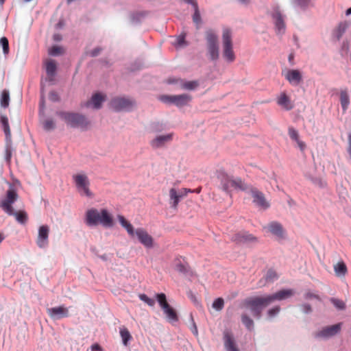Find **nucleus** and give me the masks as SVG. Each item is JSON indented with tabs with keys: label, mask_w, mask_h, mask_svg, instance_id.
<instances>
[{
	"label": "nucleus",
	"mask_w": 351,
	"mask_h": 351,
	"mask_svg": "<svg viewBox=\"0 0 351 351\" xmlns=\"http://www.w3.org/2000/svg\"><path fill=\"white\" fill-rule=\"evenodd\" d=\"M334 271L338 277H343L347 274V267L343 262H339L334 265Z\"/></svg>",
	"instance_id": "2f4dec72"
},
{
	"label": "nucleus",
	"mask_w": 351,
	"mask_h": 351,
	"mask_svg": "<svg viewBox=\"0 0 351 351\" xmlns=\"http://www.w3.org/2000/svg\"><path fill=\"white\" fill-rule=\"evenodd\" d=\"M175 268L178 272L183 274L186 278H191L193 275L188 263L182 258H178L175 261Z\"/></svg>",
	"instance_id": "aec40b11"
},
{
	"label": "nucleus",
	"mask_w": 351,
	"mask_h": 351,
	"mask_svg": "<svg viewBox=\"0 0 351 351\" xmlns=\"http://www.w3.org/2000/svg\"><path fill=\"white\" fill-rule=\"evenodd\" d=\"M12 155V148L10 143V140L9 139V142H7L5 149V160L8 164L10 162L11 158Z\"/></svg>",
	"instance_id": "ea45409f"
},
{
	"label": "nucleus",
	"mask_w": 351,
	"mask_h": 351,
	"mask_svg": "<svg viewBox=\"0 0 351 351\" xmlns=\"http://www.w3.org/2000/svg\"><path fill=\"white\" fill-rule=\"evenodd\" d=\"M161 99L165 103L173 104L178 107H182L188 104L191 100V97L184 93L178 95H165Z\"/></svg>",
	"instance_id": "4468645a"
},
{
	"label": "nucleus",
	"mask_w": 351,
	"mask_h": 351,
	"mask_svg": "<svg viewBox=\"0 0 351 351\" xmlns=\"http://www.w3.org/2000/svg\"><path fill=\"white\" fill-rule=\"evenodd\" d=\"M105 101V97L99 93L93 95L90 101L87 103V106H93L95 109H99L101 107L103 101Z\"/></svg>",
	"instance_id": "bb28decb"
},
{
	"label": "nucleus",
	"mask_w": 351,
	"mask_h": 351,
	"mask_svg": "<svg viewBox=\"0 0 351 351\" xmlns=\"http://www.w3.org/2000/svg\"><path fill=\"white\" fill-rule=\"evenodd\" d=\"M241 3L243 4V5H247L250 3V0H238Z\"/></svg>",
	"instance_id": "774afa93"
},
{
	"label": "nucleus",
	"mask_w": 351,
	"mask_h": 351,
	"mask_svg": "<svg viewBox=\"0 0 351 351\" xmlns=\"http://www.w3.org/2000/svg\"><path fill=\"white\" fill-rule=\"evenodd\" d=\"M63 49L59 46H53L49 51V53L52 56H58L62 54Z\"/></svg>",
	"instance_id": "de8ad7c7"
},
{
	"label": "nucleus",
	"mask_w": 351,
	"mask_h": 351,
	"mask_svg": "<svg viewBox=\"0 0 351 351\" xmlns=\"http://www.w3.org/2000/svg\"><path fill=\"white\" fill-rule=\"evenodd\" d=\"M56 114L71 128L84 130L89 124L87 118L80 113L58 111L56 112Z\"/></svg>",
	"instance_id": "7ed1b4c3"
},
{
	"label": "nucleus",
	"mask_w": 351,
	"mask_h": 351,
	"mask_svg": "<svg viewBox=\"0 0 351 351\" xmlns=\"http://www.w3.org/2000/svg\"><path fill=\"white\" fill-rule=\"evenodd\" d=\"M169 196L171 201H172V206L176 208L180 199L178 191L174 188L171 189L169 191Z\"/></svg>",
	"instance_id": "c9c22d12"
},
{
	"label": "nucleus",
	"mask_w": 351,
	"mask_h": 351,
	"mask_svg": "<svg viewBox=\"0 0 351 351\" xmlns=\"http://www.w3.org/2000/svg\"><path fill=\"white\" fill-rule=\"evenodd\" d=\"M302 311L305 314H309L312 312L311 306L309 304L304 303L300 306Z\"/></svg>",
	"instance_id": "603ef678"
},
{
	"label": "nucleus",
	"mask_w": 351,
	"mask_h": 351,
	"mask_svg": "<svg viewBox=\"0 0 351 351\" xmlns=\"http://www.w3.org/2000/svg\"><path fill=\"white\" fill-rule=\"evenodd\" d=\"M245 304L256 319H260L263 308L269 305L265 296L247 299Z\"/></svg>",
	"instance_id": "6e6552de"
},
{
	"label": "nucleus",
	"mask_w": 351,
	"mask_h": 351,
	"mask_svg": "<svg viewBox=\"0 0 351 351\" xmlns=\"http://www.w3.org/2000/svg\"><path fill=\"white\" fill-rule=\"evenodd\" d=\"M250 193L253 198V202L258 207L267 209L269 207V204L267 202L263 193L255 188L250 189Z\"/></svg>",
	"instance_id": "a211bd4d"
},
{
	"label": "nucleus",
	"mask_w": 351,
	"mask_h": 351,
	"mask_svg": "<svg viewBox=\"0 0 351 351\" xmlns=\"http://www.w3.org/2000/svg\"><path fill=\"white\" fill-rule=\"evenodd\" d=\"M271 16L277 35L282 36L285 33L286 24L285 16L282 14L280 6L277 3H274L271 9Z\"/></svg>",
	"instance_id": "423d86ee"
},
{
	"label": "nucleus",
	"mask_w": 351,
	"mask_h": 351,
	"mask_svg": "<svg viewBox=\"0 0 351 351\" xmlns=\"http://www.w3.org/2000/svg\"><path fill=\"white\" fill-rule=\"evenodd\" d=\"M271 234L278 239H284L285 237V232L282 224L278 221H273L269 222L265 227Z\"/></svg>",
	"instance_id": "f3484780"
},
{
	"label": "nucleus",
	"mask_w": 351,
	"mask_h": 351,
	"mask_svg": "<svg viewBox=\"0 0 351 351\" xmlns=\"http://www.w3.org/2000/svg\"><path fill=\"white\" fill-rule=\"evenodd\" d=\"M139 298L150 306H153L155 304V300L148 298L145 294H140Z\"/></svg>",
	"instance_id": "09e8293b"
},
{
	"label": "nucleus",
	"mask_w": 351,
	"mask_h": 351,
	"mask_svg": "<svg viewBox=\"0 0 351 351\" xmlns=\"http://www.w3.org/2000/svg\"><path fill=\"white\" fill-rule=\"evenodd\" d=\"M110 106L116 112L131 111L136 106V102L129 97H116L111 99Z\"/></svg>",
	"instance_id": "9d476101"
},
{
	"label": "nucleus",
	"mask_w": 351,
	"mask_h": 351,
	"mask_svg": "<svg viewBox=\"0 0 351 351\" xmlns=\"http://www.w3.org/2000/svg\"><path fill=\"white\" fill-rule=\"evenodd\" d=\"M0 121H1L2 128L5 134L6 138H7V140H8V138H10V136H11L10 129V126H9V123H8V119L6 116L1 115V118H0Z\"/></svg>",
	"instance_id": "473e14b6"
},
{
	"label": "nucleus",
	"mask_w": 351,
	"mask_h": 351,
	"mask_svg": "<svg viewBox=\"0 0 351 351\" xmlns=\"http://www.w3.org/2000/svg\"><path fill=\"white\" fill-rule=\"evenodd\" d=\"M348 143H349V145H348V152L351 158V133H350L348 135Z\"/></svg>",
	"instance_id": "0e129e2a"
},
{
	"label": "nucleus",
	"mask_w": 351,
	"mask_h": 351,
	"mask_svg": "<svg viewBox=\"0 0 351 351\" xmlns=\"http://www.w3.org/2000/svg\"><path fill=\"white\" fill-rule=\"evenodd\" d=\"M208 54L212 60H217L219 56L218 37L212 30L206 33Z\"/></svg>",
	"instance_id": "1a4fd4ad"
},
{
	"label": "nucleus",
	"mask_w": 351,
	"mask_h": 351,
	"mask_svg": "<svg viewBox=\"0 0 351 351\" xmlns=\"http://www.w3.org/2000/svg\"><path fill=\"white\" fill-rule=\"evenodd\" d=\"M350 97L346 89L340 91V104L343 112H346L350 105Z\"/></svg>",
	"instance_id": "cd10ccee"
},
{
	"label": "nucleus",
	"mask_w": 351,
	"mask_h": 351,
	"mask_svg": "<svg viewBox=\"0 0 351 351\" xmlns=\"http://www.w3.org/2000/svg\"><path fill=\"white\" fill-rule=\"evenodd\" d=\"M189 192H192V191L190 189H182L180 191H179L178 192V193L179 194V197L181 199V198L184 197V196H186V194Z\"/></svg>",
	"instance_id": "4d7b16f0"
},
{
	"label": "nucleus",
	"mask_w": 351,
	"mask_h": 351,
	"mask_svg": "<svg viewBox=\"0 0 351 351\" xmlns=\"http://www.w3.org/2000/svg\"><path fill=\"white\" fill-rule=\"evenodd\" d=\"M346 28L347 25L345 23H340L335 33V36L338 40H339L341 38L343 33L346 32Z\"/></svg>",
	"instance_id": "79ce46f5"
},
{
	"label": "nucleus",
	"mask_w": 351,
	"mask_h": 351,
	"mask_svg": "<svg viewBox=\"0 0 351 351\" xmlns=\"http://www.w3.org/2000/svg\"><path fill=\"white\" fill-rule=\"evenodd\" d=\"M101 50V48L97 47V48L93 49L92 51H90L89 52V54L92 57H95V56H98L100 53Z\"/></svg>",
	"instance_id": "13d9d810"
},
{
	"label": "nucleus",
	"mask_w": 351,
	"mask_h": 351,
	"mask_svg": "<svg viewBox=\"0 0 351 351\" xmlns=\"http://www.w3.org/2000/svg\"><path fill=\"white\" fill-rule=\"evenodd\" d=\"M304 298L305 300H311V299H317L320 300V298L318 295L315 294L311 291H307L304 294Z\"/></svg>",
	"instance_id": "864d4df0"
},
{
	"label": "nucleus",
	"mask_w": 351,
	"mask_h": 351,
	"mask_svg": "<svg viewBox=\"0 0 351 351\" xmlns=\"http://www.w3.org/2000/svg\"><path fill=\"white\" fill-rule=\"evenodd\" d=\"M53 38V40L56 42H59L62 40V36L60 34H55Z\"/></svg>",
	"instance_id": "338daca9"
},
{
	"label": "nucleus",
	"mask_w": 351,
	"mask_h": 351,
	"mask_svg": "<svg viewBox=\"0 0 351 351\" xmlns=\"http://www.w3.org/2000/svg\"><path fill=\"white\" fill-rule=\"evenodd\" d=\"M18 197L19 196L14 186L10 185L9 189L6 192L5 197L1 202V207L8 215L14 213L12 205L17 200Z\"/></svg>",
	"instance_id": "f8f14e48"
},
{
	"label": "nucleus",
	"mask_w": 351,
	"mask_h": 351,
	"mask_svg": "<svg viewBox=\"0 0 351 351\" xmlns=\"http://www.w3.org/2000/svg\"><path fill=\"white\" fill-rule=\"evenodd\" d=\"M48 315L52 319L57 320L69 316V308L64 306H59L47 308Z\"/></svg>",
	"instance_id": "dca6fc26"
},
{
	"label": "nucleus",
	"mask_w": 351,
	"mask_h": 351,
	"mask_svg": "<svg viewBox=\"0 0 351 351\" xmlns=\"http://www.w3.org/2000/svg\"><path fill=\"white\" fill-rule=\"evenodd\" d=\"M280 308L278 306L269 309L267 312V315H268L269 317L273 318L275 316H276L278 314V313L280 312Z\"/></svg>",
	"instance_id": "3c124183"
},
{
	"label": "nucleus",
	"mask_w": 351,
	"mask_h": 351,
	"mask_svg": "<svg viewBox=\"0 0 351 351\" xmlns=\"http://www.w3.org/2000/svg\"><path fill=\"white\" fill-rule=\"evenodd\" d=\"M118 220L123 228L131 237H136L139 242L145 247L152 248L154 246L152 237L143 228L134 230L132 225L122 215L117 216Z\"/></svg>",
	"instance_id": "f03ea898"
},
{
	"label": "nucleus",
	"mask_w": 351,
	"mask_h": 351,
	"mask_svg": "<svg viewBox=\"0 0 351 351\" xmlns=\"http://www.w3.org/2000/svg\"><path fill=\"white\" fill-rule=\"evenodd\" d=\"M1 106L6 108L8 107L10 104V93L8 90H3L1 93L0 99Z\"/></svg>",
	"instance_id": "f704fd0d"
},
{
	"label": "nucleus",
	"mask_w": 351,
	"mask_h": 351,
	"mask_svg": "<svg viewBox=\"0 0 351 351\" xmlns=\"http://www.w3.org/2000/svg\"><path fill=\"white\" fill-rule=\"evenodd\" d=\"M182 1L187 4L191 5L193 6V8L198 5L196 0H182Z\"/></svg>",
	"instance_id": "680f3d73"
},
{
	"label": "nucleus",
	"mask_w": 351,
	"mask_h": 351,
	"mask_svg": "<svg viewBox=\"0 0 351 351\" xmlns=\"http://www.w3.org/2000/svg\"><path fill=\"white\" fill-rule=\"evenodd\" d=\"M293 292L291 289H282L271 295H266V300L269 304L276 300H283L293 295Z\"/></svg>",
	"instance_id": "412c9836"
},
{
	"label": "nucleus",
	"mask_w": 351,
	"mask_h": 351,
	"mask_svg": "<svg viewBox=\"0 0 351 351\" xmlns=\"http://www.w3.org/2000/svg\"><path fill=\"white\" fill-rule=\"evenodd\" d=\"M56 71V62L53 60H50L46 63V72L47 75L49 76V79L50 81L53 80V77L55 75Z\"/></svg>",
	"instance_id": "7c9ffc66"
},
{
	"label": "nucleus",
	"mask_w": 351,
	"mask_h": 351,
	"mask_svg": "<svg viewBox=\"0 0 351 351\" xmlns=\"http://www.w3.org/2000/svg\"><path fill=\"white\" fill-rule=\"evenodd\" d=\"M49 228L47 226H41L38 229L36 244L40 248H45L49 244Z\"/></svg>",
	"instance_id": "2eb2a0df"
},
{
	"label": "nucleus",
	"mask_w": 351,
	"mask_h": 351,
	"mask_svg": "<svg viewBox=\"0 0 351 351\" xmlns=\"http://www.w3.org/2000/svg\"><path fill=\"white\" fill-rule=\"evenodd\" d=\"M49 99L53 102L59 101V95L55 91L50 92L49 95Z\"/></svg>",
	"instance_id": "5fc2aeb1"
},
{
	"label": "nucleus",
	"mask_w": 351,
	"mask_h": 351,
	"mask_svg": "<svg viewBox=\"0 0 351 351\" xmlns=\"http://www.w3.org/2000/svg\"><path fill=\"white\" fill-rule=\"evenodd\" d=\"M176 47H183L186 45L185 42V38L183 35H180L178 36L173 43Z\"/></svg>",
	"instance_id": "37998d69"
},
{
	"label": "nucleus",
	"mask_w": 351,
	"mask_h": 351,
	"mask_svg": "<svg viewBox=\"0 0 351 351\" xmlns=\"http://www.w3.org/2000/svg\"><path fill=\"white\" fill-rule=\"evenodd\" d=\"M91 350H92V351H99V350H101V347L99 345L95 343V344L92 345Z\"/></svg>",
	"instance_id": "69168bd1"
},
{
	"label": "nucleus",
	"mask_w": 351,
	"mask_h": 351,
	"mask_svg": "<svg viewBox=\"0 0 351 351\" xmlns=\"http://www.w3.org/2000/svg\"><path fill=\"white\" fill-rule=\"evenodd\" d=\"M119 332H120V335L122 339V342H123V345L125 346H128L129 341L132 339V336H131L129 330L126 328L122 327L120 328Z\"/></svg>",
	"instance_id": "72a5a7b5"
},
{
	"label": "nucleus",
	"mask_w": 351,
	"mask_h": 351,
	"mask_svg": "<svg viewBox=\"0 0 351 351\" xmlns=\"http://www.w3.org/2000/svg\"><path fill=\"white\" fill-rule=\"evenodd\" d=\"M285 79L292 86H296L302 81V73L297 69H289L285 74Z\"/></svg>",
	"instance_id": "6ab92c4d"
},
{
	"label": "nucleus",
	"mask_w": 351,
	"mask_h": 351,
	"mask_svg": "<svg viewBox=\"0 0 351 351\" xmlns=\"http://www.w3.org/2000/svg\"><path fill=\"white\" fill-rule=\"evenodd\" d=\"M278 278L277 273L274 269H269L265 276V281L267 282H272L274 280H277Z\"/></svg>",
	"instance_id": "e433bc0d"
},
{
	"label": "nucleus",
	"mask_w": 351,
	"mask_h": 351,
	"mask_svg": "<svg viewBox=\"0 0 351 351\" xmlns=\"http://www.w3.org/2000/svg\"><path fill=\"white\" fill-rule=\"evenodd\" d=\"M313 182L315 184L319 186L320 187H324L326 185L325 182L322 181L319 178H315V179L313 180Z\"/></svg>",
	"instance_id": "052dcab7"
},
{
	"label": "nucleus",
	"mask_w": 351,
	"mask_h": 351,
	"mask_svg": "<svg viewBox=\"0 0 351 351\" xmlns=\"http://www.w3.org/2000/svg\"><path fill=\"white\" fill-rule=\"evenodd\" d=\"M43 90H42V92ZM44 110H45V99L43 97V93H42L41 99L40 101V116H43L44 114Z\"/></svg>",
	"instance_id": "6e6d98bb"
},
{
	"label": "nucleus",
	"mask_w": 351,
	"mask_h": 351,
	"mask_svg": "<svg viewBox=\"0 0 351 351\" xmlns=\"http://www.w3.org/2000/svg\"><path fill=\"white\" fill-rule=\"evenodd\" d=\"M191 319L193 322V328H192V332L195 335H197V326L195 325V323L194 322V320L192 317V316L191 317Z\"/></svg>",
	"instance_id": "e2e57ef3"
},
{
	"label": "nucleus",
	"mask_w": 351,
	"mask_h": 351,
	"mask_svg": "<svg viewBox=\"0 0 351 351\" xmlns=\"http://www.w3.org/2000/svg\"><path fill=\"white\" fill-rule=\"evenodd\" d=\"M11 215L14 216L16 218V220L21 224L25 223L27 221V214L23 211H20V212H14V213L12 214Z\"/></svg>",
	"instance_id": "58836bf2"
},
{
	"label": "nucleus",
	"mask_w": 351,
	"mask_h": 351,
	"mask_svg": "<svg viewBox=\"0 0 351 351\" xmlns=\"http://www.w3.org/2000/svg\"><path fill=\"white\" fill-rule=\"evenodd\" d=\"M277 103L286 110H291L293 108L290 99L285 93H281L278 97Z\"/></svg>",
	"instance_id": "c85d7f7f"
},
{
	"label": "nucleus",
	"mask_w": 351,
	"mask_h": 351,
	"mask_svg": "<svg viewBox=\"0 0 351 351\" xmlns=\"http://www.w3.org/2000/svg\"><path fill=\"white\" fill-rule=\"evenodd\" d=\"M41 123H42L44 130L46 131L52 130L56 127V124H55L54 121H53V119H47L43 120V121H41Z\"/></svg>",
	"instance_id": "4c0bfd02"
},
{
	"label": "nucleus",
	"mask_w": 351,
	"mask_h": 351,
	"mask_svg": "<svg viewBox=\"0 0 351 351\" xmlns=\"http://www.w3.org/2000/svg\"><path fill=\"white\" fill-rule=\"evenodd\" d=\"M241 322L249 331L254 330V323L252 318L249 317L247 313H243L241 317Z\"/></svg>",
	"instance_id": "c756f323"
},
{
	"label": "nucleus",
	"mask_w": 351,
	"mask_h": 351,
	"mask_svg": "<svg viewBox=\"0 0 351 351\" xmlns=\"http://www.w3.org/2000/svg\"><path fill=\"white\" fill-rule=\"evenodd\" d=\"M173 134L171 133L165 135H158L151 141L150 145L154 149L160 148L171 142Z\"/></svg>",
	"instance_id": "4be33fe9"
},
{
	"label": "nucleus",
	"mask_w": 351,
	"mask_h": 351,
	"mask_svg": "<svg viewBox=\"0 0 351 351\" xmlns=\"http://www.w3.org/2000/svg\"><path fill=\"white\" fill-rule=\"evenodd\" d=\"M289 135L290 138L294 141H296L299 139V134L298 131L293 128H289Z\"/></svg>",
	"instance_id": "8fccbe9b"
},
{
	"label": "nucleus",
	"mask_w": 351,
	"mask_h": 351,
	"mask_svg": "<svg viewBox=\"0 0 351 351\" xmlns=\"http://www.w3.org/2000/svg\"><path fill=\"white\" fill-rule=\"evenodd\" d=\"M224 306L223 300L221 298L216 299L213 303V308L217 311H221Z\"/></svg>",
	"instance_id": "49530a36"
},
{
	"label": "nucleus",
	"mask_w": 351,
	"mask_h": 351,
	"mask_svg": "<svg viewBox=\"0 0 351 351\" xmlns=\"http://www.w3.org/2000/svg\"><path fill=\"white\" fill-rule=\"evenodd\" d=\"M330 301L331 302V303L334 305V306L337 310L341 311V310H344L346 308V304L341 300L335 298H331L330 299Z\"/></svg>",
	"instance_id": "a19ab883"
},
{
	"label": "nucleus",
	"mask_w": 351,
	"mask_h": 351,
	"mask_svg": "<svg viewBox=\"0 0 351 351\" xmlns=\"http://www.w3.org/2000/svg\"><path fill=\"white\" fill-rule=\"evenodd\" d=\"M224 347L227 351H239L237 348L234 336L229 330L223 332Z\"/></svg>",
	"instance_id": "5701e85b"
},
{
	"label": "nucleus",
	"mask_w": 351,
	"mask_h": 351,
	"mask_svg": "<svg viewBox=\"0 0 351 351\" xmlns=\"http://www.w3.org/2000/svg\"><path fill=\"white\" fill-rule=\"evenodd\" d=\"M72 179L77 191L82 196L93 197V193L90 190V182L87 174L80 171L72 176Z\"/></svg>",
	"instance_id": "20e7f679"
},
{
	"label": "nucleus",
	"mask_w": 351,
	"mask_h": 351,
	"mask_svg": "<svg viewBox=\"0 0 351 351\" xmlns=\"http://www.w3.org/2000/svg\"><path fill=\"white\" fill-rule=\"evenodd\" d=\"M0 45L3 48V51L5 55L9 53V43L8 40L5 37H2L0 39Z\"/></svg>",
	"instance_id": "c03bdc74"
},
{
	"label": "nucleus",
	"mask_w": 351,
	"mask_h": 351,
	"mask_svg": "<svg viewBox=\"0 0 351 351\" xmlns=\"http://www.w3.org/2000/svg\"><path fill=\"white\" fill-rule=\"evenodd\" d=\"M254 239L255 238L252 234L246 232H238L232 237V240L238 243L250 242Z\"/></svg>",
	"instance_id": "393cba45"
},
{
	"label": "nucleus",
	"mask_w": 351,
	"mask_h": 351,
	"mask_svg": "<svg viewBox=\"0 0 351 351\" xmlns=\"http://www.w3.org/2000/svg\"><path fill=\"white\" fill-rule=\"evenodd\" d=\"M156 300L163 311L164 314L166 315L167 320L169 322L173 323L178 320V317L176 311L170 306L167 301V298L164 293H158L156 295Z\"/></svg>",
	"instance_id": "9b49d317"
},
{
	"label": "nucleus",
	"mask_w": 351,
	"mask_h": 351,
	"mask_svg": "<svg viewBox=\"0 0 351 351\" xmlns=\"http://www.w3.org/2000/svg\"><path fill=\"white\" fill-rule=\"evenodd\" d=\"M169 83H178L181 88L189 90H195L199 85L197 80L184 81L180 79L176 80H169Z\"/></svg>",
	"instance_id": "b1692460"
},
{
	"label": "nucleus",
	"mask_w": 351,
	"mask_h": 351,
	"mask_svg": "<svg viewBox=\"0 0 351 351\" xmlns=\"http://www.w3.org/2000/svg\"><path fill=\"white\" fill-rule=\"evenodd\" d=\"M194 14L193 15V21L196 25H199L201 23L202 19L200 13L199 11L198 5L193 8Z\"/></svg>",
	"instance_id": "a18cd8bd"
},
{
	"label": "nucleus",
	"mask_w": 351,
	"mask_h": 351,
	"mask_svg": "<svg viewBox=\"0 0 351 351\" xmlns=\"http://www.w3.org/2000/svg\"><path fill=\"white\" fill-rule=\"evenodd\" d=\"M84 221L90 227L101 224L105 228H111L114 225L112 217L106 209H88L86 212Z\"/></svg>",
	"instance_id": "f257e3e1"
},
{
	"label": "nucleus",
	"mask_w": 351,
	"mask_h": 351,
	"mask_svg": "<svg viewBox=\"0 0 351 351\" xmlns=\"http://www.w3.org/2000/svg\"><path fill=\"white\" fill-rule=\"evenodd\" d=\"M295 142L297 143L298 146L300 148V149L302 152H304V149H306V144L303 141H300V139H298Z\"/></svg>",
	"instance_id": "bf43d9fd"
},
{
	"label": "nucleus",
	"mask_w": 351,
	"mask_h": 351,
	"mask_svg": "<svg viewBox=\"0 0 351 351\" xmlns=\"http://www.w3.org/2000/svg\"><path fill=\"white\" fill-rule=\"evenodd\" d=\"M342 323H338L331 326L322 328L314 334L317 339L327 340L337 335L341 330Z\"/></svg>",
	"instance_id": "ddd939ff"
},
{
	"label": "nucleus",
	"mask_w": 351,
	"mask_h": 351,
	"mask_svg": "<svg viewBox=\"0 0 351 351\" xmlns=\"http://www.w3.org/2000/svg\"><path fill=\"white\" fill-rule=\"evenodd\" d=\"M223 189L230 192L232 189L245 191L247 189L246 184L239 178H233L224 172H220L218 175Z\"/></svg>",
	"instance_id": "39448f33"
},
{
	"label": "nucleus",
	"mask_w": 351,
	"mask_h": 351,
	"mask_svg": "<svg viewBox=\"0 0 351 351\" xmlns=\"http://www.w3.org/2000/svg\"><path fill=\"white\" fill-rule=\"evenodd\" d=\"M223 56L228 62H232L235 60L232 40V32L228 28H224L222 34Z\"/></svg>",
	"instance_id": "0eeeda50"
},
{
	"label": "nucleus",
	"mask_w": 351,
	"mask_h": 351,
	"mask_svg": "<svg viewBox=\"0 0 351 351\" xmlns=\"http://www.w3.org/2000/svg\"><path fill=\"white\" fill-rule=\"evenodd\" d=\"M293 6L300 8L303 11H306L313 8L315 4L313 0H291Z\"/></svg>",
	"instance_id": "a878e982"
}]
</instances>
